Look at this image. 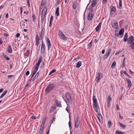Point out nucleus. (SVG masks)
I'll use <instances>...</instances> for the list:
<instances>
[{
	"mask_svg": "<svg viewBox=\"0 0 134 134\" xmlns=\"http://www.w3.org/2000/svg\"><path fill=\"white\" fill-rule=\"evenodd\" d=\"M20 35V34L19 33H17L16 34V36L17 38H18L19 36Z\"/></svg>",
	"mask_w": 134,
	"mask_h": 134,
	"instance_id": "64",
	"label": "nucleus"
},
{
	"mask_svg": "<svg viewBox=\"0 0 134 134\" xmlns=\"http://www.w3.org/2000/svg\"><path fill=\"white\" fill-rule=\"evenodd\" d=\"M41 23H42L44 22V20L45 16H44V15H43V16L41 15Z\"/></svg>",
	"mask_w": 134,
	"mask_h": 134,
	"instance_id": "47",
	"label": "nucleus"
},
{
	"mask_svg": "<svg viewBox=\"0 0 134 134\" xmlns=\"http://www.w3.org/2000/svg\"><path fill=\"white\" fill-rule=\"evenodd\" d=\"M14 77V75H9L8 76V77L9 78H11V77Z\"/></svg>",
	"mask_w": 134,
	"mask_h": 134,
	"instance_id": "58",
	"label": "nucleus"
},
{
	"mask_svg": "<svg viewBox=\"0 0 134 134\" xmlns=\"http://www.w3.org/2000/svg\"><path fill=\"white\" fill-rule=\"evenodd\" d=\"M65 97L69 103L71 104L72 103V99L71 97V95L70 93H66L65 94Z\"/></svg>",
	"mask_w": 134,
	"mask_h": 134,
	"instance_id": "2",
	"label": "nucleus"
},
{
	"mask_svg": "<svg viewBox=\"0 0 134 134\" xmlns=\"http://www.w3.org/2000/svg\"><path fill=\"white\" fill-rule=\"evenodd\" d=\"M47 11V8L46 7L44 8L42 10L41 15L45 16V15Z\"/></svg>",
	"mask_w": 134,
	"mask_h": 134,
	"instance_id": "16",
	"label": "nucleus"
},
{
	"mask_svg": "<svg viewBox=\"0 0 134 134\" xmlns=\"http://www.w3.org/2000/svg\"><path fill=\"white\" fill-rule=\"evenodd\" d=\"M72 8L74 9H76L77 8V6L76 5V4L75 3H74V4L72 5Z\"/></svg>",
	"mask_w": 134,
	"mask_h": 134,
	"instance_id": "49",
	"label": "nucleus"
},
{
	"mask_svg": "<svg viewBox=\"0 0 134 134\" xmlns=\"http://www.w3.org/2000/svg\"><path fill=\"white\" fill-rule=\"evenodd\" d=\"M93 13H89L88 16V20H91L93 17Z\"/></svg>",
	"mask_w": 134,
	"mask_h": 134,
	"instance_id": "11",
	"label": "nucleus"
},
{
	"mask_svg": "<svg viewBox=\"0 0 134 134\" xmlns=\"http://www.w3.org/2000/svg\"><path fill=\"white\" fill-rule=\"evenodd\" d=\"M31 118L32 119H35L36 118V117L34 116H32L31 117Z\"/></svg>",
	"mask_w": 134,
	"mask_h": 134,
	"instance_id": "57",
	"label": "nucleus"
},
{
	"mask_svg": "<svg viewBox=\"0 0 134 134\" xmlns=\"http://www.w3.org/2000/svg\"><path fill=\"white\" fill-rule=\"evenodd\" d=\"M45 49V45H43V44L41 47V55L44 53Z\"/></svg>",
	"mask_w": 134,
	"mask_h": 134,
	"instance_id": "8",
	"label": "nucleus"
},
{
	"mask_svg": "<svg viewBox=\"0 0 134 134\" xmlns=\"http://www.w3.org/2000/svg\"><path fill=\"white\" fill-rule=\"evenodd\" d=\"M103 77V75L102 74L101 75V73L99 72L98 73L96 78H99L100 79H101Z\"/></svg>",
	"mask_w": 134,
	"mask_h": 134,
	"instance_id": "25",
	"label": "nucleus"
},
{
	"mask_svg": "<svg viewBox=\"0 0 134 134\" xmlns=\"http://www.w3.org/2000/svg\"><path fill=\"white\" fill-rule=\"evenodd\" d=\"M88 10L90 11V12L89 13H93V8H92V7H89L88 8Z\"/></svg>",
	"mask_w": 134,
	"mask_h": 134,
	"instance_id": "41",
	"label": "nucleus"
},
{
	"mask_svg": "<svg viewBox=\"0 0 134 134\" xmlns=\"http://www.w3.org/2000/svg\"><path fill=\"white\" fill-rule=\"evenodd\" d=\"M99 0H97L98 1ZM97 0H93L92 1L91 4V7H94L97 4Z\"/></svg>",
	"mask_w": 134,
	"mask_h": 134,
	"instance_id": "19",
	"label": "nucleus"
},
{
	"mask_svg": "<svg viewBox=\"0 0 134 134\" xmlns=\"http://www.w3.org/2000/svg\"><path fill=\"white\" fill-rule=\"evenodd\" d=\"M55 102L56 105L57 106L60 107H62L61 102L59 101L57 99H55Z\"/></svg>",
	"mask_w": 134,
	"mask_h": 134,
	"instance_id": "12",
	"label": "nucleus"
},
{
	"mask_svg": "<svg viewBox=\"0 0 134 134\" xmlns=\"http://www.w3.org/2000/svg\"><path fill=\"white\" fill-rule=\"evenodd\" d=\"M29 71H27L26 73V76H28L29 74Z\"/></svg>",
	"mask_w": 134,
	"mask_h": 134,
	"instance_id": "63",
	"label": "nucleus"
},
{
	"mask_svg": "<svg viewBox=\"0 0 134 134\" xmlns=\"http://www.w3.org/2000/svg\"><path fill=\"white\" fill-rule=\"evenodd\" d=\"M3 55L4 57V58L7 60H9L10 58H9L6 55L4 54H3Z\"/></svg>",
	"mask_w": 134,
	"mask_h": 134,
	"instance_id": "37",
	"label": "nucleus"
},
{
	"mask_svg": "<svg viewBox=\"0 0 134 134\" xmlns=\"http://www.w3.org/2000/svg\"><path fill=\"white\" fill-rule=\"evenodd\" d=\"M130 46L132 49L134 50V41L130 43Z\"/></svg>",
	"mask_w": 134,
	"mask_h": 134,
	"instance_id": "38",
	"label": "nucleus"
},
{
	"mask_svg": "<svg viewBox=\"0 0 134 134\" xmlns=\"http://www.w3.org/2000/svg\"><path fill=\"white\" fill-rule=\"evenodd\" d=\"M79 117L78 116H77V118L76 119V120L75 121V122H78L79 121Z\"/></svg>",
	"mask_w": 134,
	"mask_h": 134,
	"instance_id": "51",
	"label": "nucleus"
},
{
	"mask_svg": "<svg viewBox=\"0 0 134 134\" xmlns=\"http://www.w3.org/2000/svg\"><path fill=\"white\" fill-rule=\"evenodd\" d=\"M119 124L120 126L122 128L124 129L126 127V125H123L122 123H121L120 122H119Z\"/></svg>",
	"mask_w": 134,
	"mask_h": 134,
	"instance_id": "36",
	"label": "nucleus"
},
{
	"mask_svg": "<svg viewBox=\"0 0 134 134\" xmlns=\"http://www.w3.org/2000/svg\"><path fill=\"white\" fill-rule=\"evenodd\" d=\"M42 58L41 57H40L39 59L37 62V63L36 64L35 66L37 67L38 68H39V65L41 63V61H42Z\"/></svg>",
	"mask_w": 134,
	"mask_h": 134,
	"instance_id": "15",
	"label": "nucleus"
},
{
	"mask_svg": "<svg viewBox=\"0 0 134 134\" xmlns=\"http://www.w3.org/2000/svg\"><path fill=\"white\" fill-rule=\"evenodd\" d=\"M59 36L62 39L64 40H66L67 39V37L65 36L64 34H61Z\"/></svg>",
	"mask_w": 134,
	"mask_h": 134,
	"instance_id": "21",
	"label": "nucleus"
},
{
	"mask_svg": "<svg viewBox=\"0 0 134 134\" xmlns=\"http://www.w3.org/2000/svg\"><path fill=\"white\" fill-rule=\"evenodd\" d=\"M55 87L54 83H51L48 85L45 90V92L46 93H49L50 91L53 90Z\"/></svg>",
	"mask_w": 134,
	"mask_h": 134,
	"instance_id": "1",
	"label": "nucleus"
},
{
	"mask_svg": "<svg viewBox=\"0 0 134 134\" xmlns=\"http://www.w3.org/2000/svg\"><path fill=\"white\" fill-rule=\"evenodd\" d=\"M116 64V63L115 62V61H114L112 63L111 65V67L112 68H114L115 66V65Z\"/></svg>",
	"mask_w": 134,
	"mask_h": 134,
	"instance_id": "44",
	"label": "nucleus"
},
{
	"mask_svg": "<svg viewBox=\"0 0 134 134\" xmlns=\"http://www.w3.org/2000/svg\"><path fill=\"white\" fill-rule=\"evenodd\" d=\"M120 35L119 33H115V38H117L118 37H120Z\"/></svg>",
	"mask_w": 134,
	"mask_h": 134,
	"instance_id": "46",
	"label": "nucleus"
},
{
	"mask_svg": "<svg viewBox=\"0 0 134 134\" xmlns=\"http://www.w3.org/2000/svg\"><path fill=\"white\" fill-rule=\"evenodd\" d=\"M44 25L43 27H42V25L41 26V29H42V30H41V32H43V33L44 32V31H45V30L44 28Z\"/></svg>",
	"mask_w": 134,
	"mask_h": 134,
	"instance_id": "50",
	"label": "nucleus"
},
{
	"mask_svg": "<svg viewBox=\"0 0 134 134\" xmlns=\"http://www.w3.org/2000/svg\"><path fill=\"white\" fill-rule=\"evenodd\" d=\"M97 116L99 121L101 122H102V116L99 113H98Z\"/></svg>",
	"mask_w": 134,
	"mask_h": 134,
	"instance_id": "17",
	"label": "nucleus"
},
{
	"mask_svg": "<svg viewBox=\"0 0 134 134\" xmlns=\"http://www.w3.org/2000/svg\"><path fill=\"white\" fill-rule=\"evenodd\" d=\"M52 22L49 21V27H52Z\"/></svg>",
	"mask_w": 134,
	"mask_h": 134,
	"instance_id": "61",
	"label": "nucleus"
},
{
	"mask_svg": "<svg viewBox=\"0 0 134 134\" xmlns=\"http://www.w3.org/2000/svg\"><path fill=\"white\" fill-rule=\"evenodd\" d=\"M111 25L113 27L114 29L118 28V22L116 20H114L112 21Z\"/></svg>",
	"mask_w": 134,
	"mask_h": 134,
	"instance_id": "4",
	"label": "nucleus"
},
{
	"mask_svg": "<svg viewBox=\"0 0 134 134\" xmlns=\"http://www.w3.org/2000/svg\"><path fill=\"white\" fill-rule=\"evenodd\" d=\"M87 48L89 49H90L92 47V41L87 44Z\"/></svg>",
	"mask_w": 134,
	"mask_h": 134,
	"instance_id": "34",
	"label": "nucleus"
},
{
	"mask_svg": "<svg viewBox=\"0 0 134 134\" xmlns=\"http://www.w3.org/2000/svg\"><path fill=\"white\" fill-rule=\"evenodd\" d=\"M126 79L127 83V87L130 88L132 85V83L130 80L127 78H126Z\"/></svg>",
	"mask_w": 134,
	"mask_h": 134,
	"instance_id": "10",
	"label": "nucleus"
},
{
	"mask_svg": "<svg viewBox=\"0 0 134 134\" xmlns=\"http://www.w3.org/2000/svg\"><path fill=\"white\" fill-rule=\"evenodd\" d=\"M109 99V100L110 101L111 100V96L109 95L108 97L107 98V100Z\"/></svg>",
	"mask_w": 134,
	"mask_h": 134,
	"instance_id": "62",
	"label": "nucleus"
},
{
	"mask_svg": "<svg viewBox=\"0 0 134 134\" xmlns=\"http://www.w3.org/2000/svg\"><path fill=\"white\" fill-rule=\"evenodd\" d=\"M110 14L111 15H113L116 11V8L115 7L111 5L110 7Z\"/></svg>",
	"mask_w": 134,
	"mask_h": 134,
	"instance_id": "3",
	"label": "nucleus"
},
{
	"mask_svg": "<svg viewBox=\"0 0 134 134\" xmlns=\"http://www.w3.org/2000/svg\"><path fill=\"white\" fill-rule=\"evenodd\" d=\"M39 75V72H38L36 75H35L34 77L33 78V80H32V81H34L36 79L37 77H38V76Z\"/></svg>",
	"mask_w": 134,
	"mask_h": 134,
	"instance_id": "30",
	"label": "nucleus"
},
{
	"mask_svg": "<svg viewBox=\"0 0 134 134\" xmlns=\"http://www.w3.org/2000/svg\"><path fill=\"white\" fill-rule=\"evenodd\" d=\"M53 16H51V17L50 20L49 21L51 22H53Z\"/></svg>",
	"mask_w": 134,
	"mask_h": 134,
	"instance_id": "54",
	"label": "nucleus"
},
{
	"mask_svg": "<svg viewBox=\"0 0 134 134\" xmlns=\"http://www.w3.org/2000/svg\"><path fill=\"white\" fill-rule=\"evenodd\" d=\"M63 34V33L62 31L60 30H59V36H60L61 34Z\"/></svg>",
	"mask_w": 134,
	"mask_h": 134,
	"instance_id": "53",
	"label": "nucleus"
},
{
	"mask_svg": "<svg viewBox=\"0 0 134 134\" xmlns=\"http://www.w3.org/2000/svg\"><path fill=\"white\" fill-rule=\"evenodd\" d=\"M102 23H100L98 26L96 27V28H95V30L96 32H97L98 31L101 26Z\"/></svg>",
	"mask_w": 134,
	"mask_h": 134,
	"instance_id": "22",
	"label": "nucleus"
},
{
	"mask_svg": "<svg viewBox=\"0 0 134 134\" xmlns=\"http://www.w3.org/2000/svg\"><path fill=\"white\" fill-rule=\"evenodd\" d=\"M56 109V107L54 105V107L52 106L50 110L49 111L50 112H52L54 110Z\"/></svg>",
	"mask_w": 134,
	"mask_h": 134,
	"instance_id": "29",
	"label": "nucleus"
},
{
	"mask_svg": "<svg viewBox=\"0 0 134 134\" xmlns=\"http://www.w3.org/2000/svg\"><path fill=\"white\" fill-rule=\"evenodd\" d=\"M107 0H103L102 3L103 4H105L107 3Z\"/></svg>",
	"mask_w": 134,
	"mask_h": 134,
	"instance_id": "55",
	"label": "nucleus"
},
{
	"mask_svg": "<svg viewBox=\"0 0 134 134\" xmlns=\"http://www.w3.org/2000/svg\"><path fill=\"white\" fill-rule=\"evenodd\" d=\"M119 7H118V8L120 9H121L122 8V1L121 0H119Z\"/></svg>",
	"mask_w": 134,
	"mask_h": 134,
	"instance_id": "31",
	"label": "nucleus"
},
{
	"mask_svg": "<svg viewBox=\"0 0 134 134\" xmlns=\"http://www.w3.org/2000/svg\"><path fill=\"white\" fill-rule=\"evenodd\" d=\"M39 35L40 40H42V39H43V37L44 35V32L43 33L42 32H41L39 33Z\"/></svg>",
	"mask_w": 134,
	"mask_h": 134,
	"instance_id": "20",
	"label": "nucleus"
},
{
	"mask_svg": "<svg viewBox=\"0 0 134 134\" xmlns=\"http://www.w3.org/2000/svg\"><path fill=\"white\" fill-rule=\"evenodd\" d=\"M79 125V122H75V127L76 128L78 127Z\"/></svg>",
	"mask_w": 134,
	"mask_h": 134,
	"instance_id": "45",
	"label": "nucleus"
},
{
	"mask_svg": "<svg viewBox=\"0 0 134 134\" xmlns=\"http://www.w3.org/2000/svg\"><path fill=\"white\" fill-rule=\"evenodd\" d=\"M45 39L48 47V51L51 48V43L48 37H45Z\"/></svg>",
	"mask_w": 134,
	"mask_h": 134,
	"instance_id": "5",
	"label": "nucleus"
},
{
	"mask_svg": "<svg viewBox=\"0 0 134 134\" xmlns=\"http://www.w3.org/2000/svg\"><path fill=\"white\" fill-rule=\"evenodd\" d=\"M124 132L121 131H120L118 130H116L115 132V134H123Z\"/></svg>",
	"mask_w": 134,
	"mask_h": 134,
	"instance_id": "39",
	"label": "nucleus"
},
{
	"mask_svg": "<svg viewBox=\"0 0 134 134\" xmlns=\"http://www.w3.org/2000/svg\"><path fill=\"white\" fill-rule=\"evenodd\" d=\"M93 108L96 112L98 113V109H99V107L98 106V104H96L93 105Z\"/></svg>",
	"mask_w": 134,
	"mask_h": 134,
	"instance_id": "9",
	"label": "nucleus"
},
{
	"mask_svg": "<svg viewBox=\"0 0 134 134\" xmlns=\"http://www.w3.org/2000/svg\"><path fill=\"white\" fill-rule=\"evenodd\" d=\"M112 125V123L110 120H109L108 122V126L109 128H110Z\"/></svg>",
	"mask_w": 134,
	"mask_h": 134,
	"instance_id": "40",
	"label": "nucleus"
},
{
	"mask_svg": "<svg viewBox=\"0 0 134 134\" xmlns=\"http://www.w3.org/2000/svg\"><path fill=\"white\" fill-rule=\"evenodd\" d=\"M111 50V49L110 48L108 50L107 52L105 54L103 58V60L107 58L108 56L109 55L110 53Z\"/></svg>",
	"mask_w": 134,
	"mask_h": 134,
	"instance_id": "6",
	"label": "nucleus"
},
{
	"mask_svg": "<svg viewBox=\"0 0 134 134\" xmlns=\"http://www.w3.org/2000/svg\"><path fill=\"white\" fill-rule=\"evenodd\" d=\"M81 65V61H79L77 64L76 67L77 68H79Z\"/></svg>",
	"mask_w": 134,
	"mask_h": 134,
	"instance_id": "33",
	"label": "nucleus"
},
{
	"mask_svg": "<svg viewBox=\"0 0 134 134\" xmlns=\"http://www.w3.org/2000/svg\"><path fill=\"white\" fill-rule=\"evenodd\" d=\"M93 105L97 104V99L95 98L94 95H93Z\"/></svg>",
	"mask_w": 134,
	"mask_h": 134,
	"instance_id": "24",
	"label": "nucleus"
},
{
	"mask_svg": "<svg viewBox=\"0 0 134 134\" xmlns=\"http://www.w3.org/2000/svg\"><path fill=\"white\" fill-rule=\"evenodd\" d=\"M7 51L9 53H11L12 52V47L10 45H8L7 48Z\"/></svg>",
	"mask_w": 134,
	"mask_h": 134,
	"instance_id": "18",
	"label": "nucleus"
},
{
	"mask_svg": "<svg viewBox=\"0 0 134 134\" xmlns=\"http://www.w3.org/2000/svg\"><path fill=\"white\" fill-rule=\"evenodd\" d=\"M36 41H35V44L38 46L39 44V42L40 39L39 38V36L37 35L35 37Z\"/></svg>",
	"mask_w": 134,
	"mask_h": 134,
	"instance_id": "14",
	"label": "nucleus"
},
{
	"mask_svg": "<svg viewBox=\"0 0 134 134\" xmlns=\"http://www.w3.org/2000/svg\"><path fill=\"white\" fill-rule=\"evenodd\" d=\"M134 41V37L133 36H131L129 38V40L127 41V44H129Z\"/></svg>",
	"mask_w": 134,
	"mask_h": 134,
	"instance_id": "7",
	"label": "nucleus"
},
{
	"mask_svg": "<svg viewBox=\"0 0 134 134\" xmlns=\"http://www.w3.org/2000/svg\"><path fill=\"white\" fill-rule=\"evenodd\" d=\"M124 29L123 28L121 29L119 31V34L120 35V38H122L123 36V34L124 33Z\"/></svg>",
	"mask_w": 134,
	"mask_h": 134,
	"instance_id": "13",
	"label": "nucleus"
},
{
	"mask_svg": "<svg viewBox=\"0 0 134 134\" xmlns=\"http://www.w3.org/2000/svg\"><path fill=\"white\" fill-rule=\"evenodd\" d=\"M110 101L109 99L107 100V107L109 108L110 107Z\"/></svg>",
	"mask_w": 134,
	"mask_h": 134,
	"instance_id": "43",
	"label": "nucleus"
},
{
	"mask_svg": "<svg viewBox=\"0 0 134 134\" xmlns=\"http://www.w3.org/2000/svg\"><path fill=\"white\" fill-rule=\"evenodd\" d=\"M7 90H5L2 94L1 96L0 97V98H2L7 93Z\"/></svg>",
	"mask_w": 134,
	"mask_h": 134,
	"instance_id": "35",
	"label": "nucleus"
},
{
	"mask_svg": "<svg viewBox=\"0 0 134 134\" xmlns=\"http://www.w3.org/2000/svg\"><path fill=\"white\" fill-rule=\"evenodd\" d=\"M29 0H27V5H28V7H30V5L29 4Z\"/></svg>",
	"mask_w": 134,
	"mask_h": 134,
	"instance_id": "59",
	"label": "nucleus"
},
{
	"mask_svg": "<svg viewBox=\"0 0 134 134\" xmlns=\"http://www.w3.org/2000/svg\"><path fill=\"white\" fill-rule=\"evenodd\" d=\"M55 14L57 16H58L59 15V7H58L56 9Z\"/></svg>",
	"mask_w": 134,
	"mask_h": 134,
	"instance_id": "26",
	"label": "nucleus"
},
{
	"mask_svg": "<svg viewBox=\"0 0 134 134\" xmlns=\"http://www.w3.org/2000/svg\"><path fill=\"white\" fill-rule=\"evenodd\" d=\"M125 65V62H122V68H124Z\"/></svg>",
	"mask_w": 134,
	"mask_h": 134,
	"instance_id": "60",
	"label": "nucleus"
},
{
	"mask_svg": "<svg viewBox=\"0 0 134 134\" xmlns=\"http://www.w3.org/2000/svg\"><path fill=\"white\" fill-rule=\"evenodd\" d=\"M44 127L42 126V127H41V128L39 131V133L40 134H42L43 133L44 130Z\"/></svg>",
	"mask_w": 134,
	"mask_h": 134,
	"instance_id": "27",
	"label": "nucleus"
},
{
	"mask_svg": "<svg viewBox=\"0 0 134 134\" xmlns=\"http://www.w3.org/2000/svg\"><path fill=\"white\" fill-rule=\"evenodd\" d=\"M32 19L33 21L34 22L35 21L36 18L35 15L33 14H32Z\"/></svg>",
	"mask_w": 134,
	"mask_h": 134,
	"instance_id": "32",
	"label": "nucleus"
},
{
	"mask_svg": "<svg viewBox=\"0 0 134 134\" xmlns=\"http://www.w3.org/2000/svg\"><path fill=\"white\" fill-rule=\"evenodd\" d=\"M116 108L117 110H119L120 109H119V105L118 104H116Z\"/></svg>",
	"mask_w": 134,
	"mask_h": 134,
	"instance_id": "56",
	"label": "nucleus"
},
{
	"mask_svg": "<svg viewBox=\"0 0 134 134\" xmlns=\"http://www.w3.org/2000/svg\"><path fill=\"white\" fill-rule=\"evenodd\" d=\"M118 113H119V116L120 118L121 119H123V117L122 116H121V114H120V112H119Z\"/></svg>",
	"mask_w": 134,
	"mask_h": 134,
	"instance_id": "52",
	"label": "nucleus"
},
{
	"mask_svg": "<svg viewBox=\"0 0 134 134\" xmlns=\"http://www.w3.org/2000/svg\"><path fill=\"white\" fill-rule=\"evenodd\" d=\"M34 68H35V69H34V70L33 72L35 74H36V72H37L38 69V68L37 67H36L35 66Z\"/></svg>",
	"mask_w": 134,
	"mask_h": 134,
	"instance_id": "42",
	"label": "nucleus"
},
{
	"mask_svg": "<svg viewBox=\"0 0 134 134\" xmlns=\"http://www.w3.org/2000/svg\"><path fill=\"white\" fill-rule=\"evenodd\" d=\"M128 37V35L127 33H126L124 38V42H126L127 41Z\"/></svg>",
	"mask_w": 134,
	"mask_h": 134,
	"instance_id": "28",
	"label": "nucleus"
},
{
	"mask_svg": "<svg viewBox=\"0 0 134 134\" xmlns=\"http://www.w3.org/2000/svg\"><path fill=\"white\" fill-rule=\"evenodd\" d=\"M47 119V118L46 117H44L43 118V120H42V124H41V127H42L43 126V127H44V123L46 121V120Z\"/></svg>",
	"mask_w": 134,
	"mask_h": 134,
	"instance_id": "23",
	"label": "nucleus"
},
{
	"mask_svg": "<svg viewBox=\"0 0 134 134\" xmlns=\"http://www.w3.org/2000/svg\"><path fill=\"white\" fill-rule=\"evenodd\" d=\"M69 127L70 128V130H71V129L72 128V127L71 126V120H69Z\"/></svg>",
	"mask_w": 134,
	"mask_h": 134,
	"instance_id": "48",
	"label": "nucleus"
}]
</instances>
